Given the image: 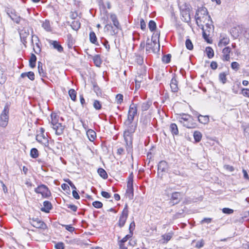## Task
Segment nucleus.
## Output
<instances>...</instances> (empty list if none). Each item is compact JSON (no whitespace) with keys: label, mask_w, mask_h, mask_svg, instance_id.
Listing matches in <instances>:
<instances>
[{"label":"nucleus","mask_w":249,"mask_h":249,"mask_svg":"<svg viewBox=\"0 0 249 249\" xmlns=\"http://www.w3.org/2000/svg\"><path fill=\"white\" fill-rule=\"evenodd\" d=\"M103 44L104 46V47L106 48L108 52L110 50V46H109L108 41L107 39H105L104 42H103Z\"/></svg>","instance_id":"61"},{"label":"nucleus","mask_w":249,"mask_h":249,"mask_svg":"<svg viewBox=\"0 0 249 249\" xmlns=\"http://www.w3.org/2000/svg\"><path fill=\"white\" fill-rule=\"evenodd\" d=\"M36 56L34 54L32 53L30 60H29L30 66L32 68L35 67L36 64Z\"/></svg>","instance_id":"33"},{"label":"nucleus","mask_w":249,"mask_h":249,"mask_svg":"<svg viewBox=\"0 0 249 249\" xmlns=\"http://www.w3.org/2000/svg\"><path fill=\"white\" fill-rule=\"evenodd\" d=\"M133 178L130 176L127 182V189L126 191V197H128L129 199H132L133 197Z\"/></svg>","instance_id":"9"},{"label":"nucleus","mask_w":249,"mask_h":249,"mask_svg":"<svg viewBox=\"0 0 249 249\" xmlns=\"http://www.w3.org/2000/svg\"><path fill=\"white\" fill-rule=\"evenodd\" d=\"M207 55L209 58H212L214 55L213 51L210 47H207L206 48Z\"/></svg>","instance_id":"39"},{"label":"nucleus","mask_w":249,"mask_h":249,"mask_svg":"<svg viewBox=\"0 0 249 249\" xmlns=\"http://www.w3.org/2000/svg\"><path fill=\"white\" fill-rule=\"evenodd\" d=\"M110 18L112 20L114 26L115 27L117 30L120 29V25L119 21L118 20L117 16L115 14H111L110 15Z\"/></svg>","instance_id":"23"},{"label":"nucleus","mask_w":249,"mask_h":249,"mask_svg":"<svg viewBox=\"0 0 249 249\" xmlns=\"http://www.w3.org/2000/svg\"><path fill=\"white\" fill-rule=\"evenodd\" d=\"M38 71L40 76L42 77L41 80L43 82H44L43 77H46L47 73L46 71L43 70L42 63L40 62H38Z\"/></svg>","instance_id":"24"},{"label":"nucleus","mask_w":249,"mask_h":249,"mask_svg":"<svg viewBox=\"0 0 249 249\" xmlns=\"http://www.w3.org/2000/svg\"><path fill=\"white\" fill-rule=\"evenodd\" d=\"M113 27L111 24L107 23L105 24L104 29L105 31H110V34L112 35H114L118 33V30H117L116 28L113 30Z\"/></svg>","instance_id":"25"},{"label":"nucleus","mask_w":249,"mask_h":249,"mask_svg":"<svg viewBox=\"0 0 249 249\" xmlns=\"http://www.w3.org/2000/svg\"><path fill=\"white\" fill-rule=\"evenodd\" d=\"M182 17L185 18V20L188 22L190 20V14L188 11H182L181 12Z\"/></svg>","instance_id":"45"},{"label":"nucleus","mask_w":249,"mask_h":249,"mask_svg":"<svg viewBox=\"0 0 249 249\" xmlns=\"http://www.w3.org/2000/svg\"><path fill=\"white\" fill-rule=\"evenodd\" d=\"M38 151L36 148L31 149L30 151V156L32 158L36 159L38 157Z\"/></svg>","instance_id":"40"},{"label":"nucleus","mask_w":249,"mask_h":249,"mask_svg":"<svg viewBox=\"0 0 249 249\" xmlns=\"http://www.w3.org/2000/svg\"><path fill=\"white\" fill-rule=\"evenodd\" d=\"M42 27L47 32L51 31V27L50 21L48 20H45L42 24Z\"/></svg>","instance_id":"35"},{"label":"nucleus","mask_w":249,"mask_h":249,"mask_svg":"<svg viewBox=\"0 0 249 249\" xmlns=\"http://www.w3.org/2000/svg\"><path fill=\"white\" fill-rule=\"evenodd\" d=\"M26 76L28 77V78L32 81H34L35 78V74H34V72H33V71L23 72V73H22L20 75V77L23 78Z\"/></svg>","instance_id":"29"},{"label":"nucleus","mask_w":249,"mask_h":249,"mask_svg":"<svg viewBox=\"0 0 249 249\" xmlns=\"http://www.w3.org/2000/svg\"><path fill=\"white\" fill-rule=\"evenodd\" d=\"M181 194L179 192H175L172 194L170 203L172 205L178 204L180 201Z\"/></svg>","instance_id":"15"},{"label":"nucleus","mask_w":249,"mask_h":249,"mask_svg":"<svg viewBox=\"0 0 249 249\" xmlns=\"http://www.w3.org/2000/svg\"><path fill=\"white\" fill-rule=\"evenodd\" d=\"M171 58V55L170 54L164 55L162 57V61L165 64H168L170 62Z\"/></svg>","instance_id":"42"},{"label":"nucleus","mask_w":249,"mask_h":249,"mask_svg":"<svg viewBox=\"0 0 249 249\" xmlns=\"http://www.w3.org/2000/svg\"><path fill=\"white\" fill-rule=\"evenodd\" d=\"M169 168L168 164L166 161L161 160L158 165V174L167 172Z\"/></svg>","instance_id":"12"},{"label":"nucleus","mask_w":249,"mask_h":249,"mask_svg":"<svg viewBox=\"0 0 249 249\" xmlns=\"http://www.w3.org/2000/svg\"><path fill=\"white\" fill-rule=\"evenodd\" d=\"M152 104V102L151 100H148L146 102L142 103L141 104V110L142 111H145L148 110Z\"/></svg>","instance_id":"27"},{"label":"nucleus","mask_w":249,"mask_h":249,"mask_svg":"<svg viewBox=\"0 0 249 249\" xmlns=\"http://www.w3.org/2000/svg\"><path fill=\"white\" fill-rule=\"evenodd\" d=\"M108 15L106 14L101 17V19L103 21V23L106 24L108 23Z\"/></svg>","instance_id":"58"},{"label":"nucleus","mask_w":249,"mask_h":249,"mask_svg":"<svg viewBox=\"0 0 249 249\" xmlns=\"http://www.w3.org/2000/svg\"><path fill=\"white\" fill-rule=\"evenodd\" d=\"M34 42L35 43H40V40L39 39L38 37L35 35H32V39H31V43L32 45L34 46Z\"/></svg>","instance_id":"47"},{"label":"nucleus","mask_w":249,"mask_h":249,"mask_svg":"<svg viewBox=\"0 0 249 249\" xmlns=\"http://www.w3.org/2000/svg\"><path fill=\"white\" fill-rule=\"evenodd\" d=\"M89 40L90 41L95 45H98L97 44V39L95 33L93 31L90 32L89 33Z\"/></svg>","instance_id":"32"},{"label":"nucleus","mask_w":249,"mask_h":249,"mask_svg":"<svg viewBox=\"0 0 249 249\" xmlns=\"http://www.w3.org/2000/svg\"><path fill=\"white\" fill-rule=\"evenodd\" d=\"M194 138L196 142H199L202 138V134L198 131H195L194 133Z\"/></svg>","instance_id":"37"},{"label":"nucleus","mask_w":249,"mask_h":249,"mask_svg":"<svg viewBox=\"0 0 249 249\" xmlns=\"http://www.w3.org/2000/svg\"><path fill=\"white\" fill-rule=\"evenodd\" d=\"M222 212L226 214H231L233 213V210L228 208H224L222 209Z\"/></svg>","instance_id":"57"},{"label":"nucleus","mask_w":249,"mask_h":249,"mask_svg":"<svg viewBox=\"0 0 249 249\" xmlns=\"http://www.w3.org/2000/svg\"><path fill=\"white\" fill-rule=\"evenodd\" d=\"M208 14L207 9L205 7H200L197 10L195 15V18L197 25H198L199 21L201 22V18H204L205 16H207Z\"/></svg>","instance_id":"8"},{"label":"nucleus","mask_w":249,"mask_h":249,"mask_svg":"<svg viewBox=\"0 0 249 249\" xmlns=\"http://www.w3.org/2000/svg\"><path fill=\"white\" fill-rule=\"evenodd\" d=\"M93 60L95 65L97 67H100L102 64V60L100 56L98 54L95 55L93 57Z\"/></svg>","instance_id":"34"},{"label":"nucleus","mask_w":249,"mask_h":249,"mask_svg":"<svg viewBox=\"0 0 249 249\" xmlns=\"http://www.w3.org/2000/svg\"><path fill=\"white\" fill-rule=\"evenodd\" d=\"M80 25L81 24L78 20L73 21L71 24V28L75 31H77L80 28Z\"/></svg>","instance_id":"36"},{"label":"nucleus","mask_w":249,"mask_h":249,"mask_svg":"<svg viewBox=\"0 0 249 249\" xmlns=\"http://www.w3.org/2000/svg\"><path fill=\"white\" fill-rule=\"evenodd\" d=\"M177 119L180 124L188 128H195L197 126L196 124L193 122L192 117L190 115L184 113L180 114Z\"/></svg>","instance_id":"2"},{"label":"nucleus","mask_w":249,"mask_h":249,"mask_svg":"<svg viewBox=\"0 0 249 249\" xmlns=\"http://www.w3.org/2000/svg\"><path fill=\"white\" fill-rule=\"evenodd\" d=\"M128 214V206L126 204L125 207L122 212V214L120 217L118 225L120 228L123 227L126 222Z\"/></svg>","instance_id":"10"},{"label":"nucleus","mask_w":249,"mask_h":249,"mask_svg":"<svg viewBox=\"0 0 249 249\" xmlns=\"http://www.w3.org/2000/svg\"><path fill=\"white\" fill-rule=\"evenodd\" d=\"M30 223L34 227L38 229H46V224L38 218H33L30 219Z\"/></svg>","instance_id":"11"},{"label":"nucleus","mask_w":249,"mask_h":249,"mask_svg":"<svg viewBox=\"0 0 249 249\" xmlns=\"http://www.w3.org/2000/svg\"><path fill=\"white\" fill-rule=\"evenodd\" d=\"M97 172L100 176L103 178L104 179H107V174L104 169L100 168L98 169Z\"/></svg>","instance_id":"38"},{"label":"nucleus","mask_w":249,"mask_h":249,"mask_svg":"<svg viewBox=\"0 0 249 249\" xmlns=\"http://www.w3.org/2000/svg\"><path fill=\"white\" fill-rule=\"evenodd\" d=\"M231 49L230 47H226L222 50V60L224 61H229L230 59V53Z\"/></svg>","instance_id":"17"},{"label":"nucleus","mask_w":249,"mask_h":249,"mask_svg":"<svg viewBox=\"0 0 249 249\" xmlns=\"http://www.w3.org/2000/svg\"><path fill=\"white\" fill-rule=\"evenodd\" d=\"M242 32L244 37L249 40V29L244 27L242 28Z\"/></svg>","instance_id":"49"},{"label":"nucleus","mask_w":249,"mask_h":249,"mask_svg":"<svg viewBox=\"0 0 249 249\" xmlns=\"http://www.w3.org/2000/svg\"><path fill=\"white\" fill-rule=\"evenodd\" d=\"M66 206L68 208L71 209L73 212H76L77 210V207L74 205L67 204Z\"/></svg>","instance_id":"64"},{"label":"nucleus","mask_w":249,"mask_h":249,"mask_svg":"<svg viewBox=\"0 0 249 249\" xmlns=\"http://www.w3.org/2000/svg\"><path fill=\"white\" fill-rule=\"evenodd\" d=\"M69 94L72 100L75 101L76 98V92L74 89H71L69 90Z\"/></svg>","instance_id":"43"},{"label":"nucleus","mask_w":249,"mask_h":249,"mask_svg":"<svg viewBox=\"0 0 249 249\" xmlns=\"http://www.w3.org/2000/svg\"><path fill=\"white\" fill-rule=\"evenodd\" d=\"M56 249H64L65 245L63 242H58L55 245Z\"/></svg>","instance_id":"56"},{"label":"nucleus","mask_w":249,"mask_h":249,"mask_svg":"<svg viewBox=\"0 0 249 249\" xmlns=\"http://www.w3.org/2000/svg\"><path fill=\"white\" fill-rule=\"evenodd\" d=\"M198 121L199 122L202 124H207L209 122V117L208 115L203 116L201 115H199L197 116Z\"/></svg>","instance_id":"28"},{"label":"nucleus","mask_w":249,"mask_h":249,"mask_svg":"<svg viewBox=\"0 0 249 249\" xmlns=\"http://www.w3.org/2000/svg\"><path fill=\"white\" fill-rule=\"evenodd\" d=\"M6 13L8 17H10L13 21L17 24L19 23L22 18L16 14L15 10H7Z\"/></svg>","instance_id":"13"},{"label":"nucleus","mask_w":249,"mask_h":249,"mask_svg":"<svg viewBox=\"0 0 249 249\" xmlns=\"http://www.w3.org/2000/svg\"><path fill=\"white\" fill-rule=\"evenodd\" d=\"M148 28L151 32L155 30L157 28L156 22L152 20H150L148 23Z\"/></svg>","instance_id":"41"},{"label":"nucleus","mask_w":249,"mask_h":249,"mask_svg":"<svg viewBox=\"0 0 249 249\" xmlns=\"http://www.w3.org/2000/svg\"><path fill=\"white\" fill-rule=\"evenodd\" d=\"M9 107L8 105H6L0 115V126L2 127H5L8 124L9 121Z\"/></svg>","instance_id":"4"},{"label":"nucleus","mask_w":249,"mask_h":249,"mask_svg":"<svg viewBox=\"0 0 249 249\" xmlns=\"http://www.w3.org/2000/svg\"><path fill=\"white\" fill-rule=\"evenodd\" d=\"M53 208L51 203L49 201H45L43 202V207L41 208V211L45 213H49Z\"/></svg>","instance_id":"21"},{"label":"nucleus","mask_w":249,"mask_h":249,"mask_svg":"<svg viewBox=\"0 0 249 249\" xmlns=\"http://www.w3.org/2000/svg\"><path fill=\"white\" fill-rule=\"evenodd\" d=\"M48 42L49 43L50 45H53V48L57 50L58 52L62 53L63 52V47L59 44L58 41L56 40H49Z\"/></svg>","instance_id":"20"},{"label":"nucleus","mask_w":249,"mask_h":249,"mask_svg":"<svg viewBox=\"0 0 249 249\" xmlns=\"http://www.w3.org/2000/svg\"><path fill=\"white\" fill-rule=\"evenodd\" d=\"M224 168L226 170H227L230 172H231L234 171V168L232 166H231L230 165H225L224 166Z\"/></svg>","instance_id":"62"},{"label":"nucleus","mask_w":249,"mask_h":249,"mask_svg":"<svg viewBox=\"0 0 249 249\" xmlns=\"http://www.w3.org/2000/svg\"><path fill=\"white\" fill-rule=\"evenodd\" d=\"M93 107L96 109L99 110L101 108L102 105L99 101L95 100L93 103Z\"/></svg>","instance_id":"53"},{"label":"nucleus","mask_w":249,"mask_h":249,"mask_svg":"<svg viewBox=\"0 0 249 249\" xmlns=\"http://www.w3.org/2000/svg\"><path fill=\"white\" fill-rule=\"evenodd\" d=\"M227 74L225 72L220 73L219 75V80L223 83L225 84L227 82Z\"/></svg>","instance_id":"44"},{"label":"nucleus","mask_w":249,"mask_h":249,"mask_svg":"<svg viewBox=\"0 0 249 249\" xmlns=\"http://www.w3.org/2000/svg\"><path fill=\"white\" fill-rule=\"evenodd\" d=\"M62 226L64 227L67 231L71 232H72L75 230V228L71 225H63Z\"/></svg>","instance_id":"55"},{"label":"nucleus","mask_w":249,"mask_h":249,"mask_svg":"<svg viewBox=\"0 0 249 249\" xmlns=\"http://www.w3.org/2000/svg\"><path fill=\"white\" fill-rule=\"evenodd\" d=\"M51 124L52 127L55 131V134L57 135H60L63 133L64 126L61 123H58L59 116L56 113L53 112L51 115Z\"/></svg>","instance_id":"3"},{"label":"nucleus","mask_w":249,"mask_h":249,"mask_svg":"<svg viewBox=\"0 0 249 249\" xmlns=\"http://www.w3.org/2000/svg\"><path fill=\"white\" fill-rule=\"evenodd\" d=\"M92 205L96 208L99 209L103 207V204L101 202L99 201H95L93 202Z\"/></svg>","instance_id":"51"},{"label":"nucleus","mask_w":249,"mask_h":249,"mask_svg":"<svg viewBox=\"0 0 249 249\" xmlns=\"http://www.w3.org/2000/svg\"><path fill=\"white\" fill-rule=\"evenodd\" d=\"M87 135L89 140L91 142H93L96 138V133L92 129H88L87 131Z\"/></svg>","instance_id":"26"},{"label":"nucleus","mask_w":249,"mask_h":249,"mask_svg":"<svg viewBox=\"0 0 249 249\" xmlns=\"http://www.w3.org/2000/svg\"><path fill=\"white\" fill-rule=\"evenodd\" d=\"M36 194H41L43 198H48L51 196V192L48 187L44 184H40L35 189Z\"/></svg>","instance_id":"5"},{"label":"nucleus","mask_w":249,"mask_h":249,"mask_svg":"<svg viewBox=\"0 0 249 249\" xmlns=\"http://www.w3.org/2000/svg\"><path fill=\"white\" fill-rule=\"evenodd\" d=\"M173 233L172 232H168V233L164 234L161 236L162 239L164 240L163 243H167L171 240L173 236Z\"/></svg>","instance_id":"31"},{"label":"nucleus","mask_w":249,"mask_h":249,"mask_svg":"<svg viewBox=\"0 0 249 249\" xmlns=\"http://www.w3.org/2000/svg\"><path fill=\"white\" fill-rule=\"evenodd\" d=\"M170 129L172 134L174 135L178 134V130L177 125L175 123H172L170 125Z\"/></svg>","instance_id":"30"},{"label":"nucleus","mask_w":249,"mask_h":249,"mask_svg":"<svg viewBox=\"0 0 249 249\" xmlns=\"http://www.w3.org/2000/svg\"><path fill=\"white\" fill-rule=\"evenodd\" d=\"M242 94L246 97H249V89H243L242 90Z\"/></svg>","instance_id":"60"},{"label":"nucleus","mask_w":249,"mask_h":249,"mask_svg":"<svg viewBox=\"0 0 249 249\" xmlns=\"http://www.w3.org/2000/svg\"><path fill=\"white\" fill-rule=\"evenodd\" d=\"M36 141L45 147L49 146V140L44 134L38 133L36 136Z\"/></svg>","instance_id":"14"},{"label":"nucleus","mask_w":249,"mask_h":249,"mask_svg":"<svg viewBox=\"0 0 249 249\" xmlns=\"http://www.w3.org/2000/svg\"><path fill=\"white\" fill-rule=\"evenodd\" d=\"M170 85L171 91L173 92H177L178 91V82L177 80L176 76H174L172 78Z\"/></svg>","instance_id":"18"},{"label":"nucleus","mask_w":249,"mask_h":249,"mask_svg":"<svg viewBox=\"0 0 249 249\" xmlns=\"http://www.w3.org/2000/svg\"><path fill=\"white\" fill-rule=\"evenodd\" d=\"M29 30H26L25 29L22 30L19 33L21 41L23 43L25 47H26V43L27 42V38L29 36Z\"/></svg>","instance_id":"16"},{"label":"nucleus","mask_w":249,"mask_h":249,"mask_svg":"<svg viewBox=\"0 0 249 249\" xmlns=\"http://www.w3.org/2000/svg\"><path fill=\"white\" fill-rule=\"evenodd\" d=\"M133 235V233H129L128 234L126 235L124 237L122 240H121V242L122 243H124L125 242L127 241V240L131 238Z\"/></svg>","instance_id":"59"},{"label":"nucleus","mask_w":249,"mask_h":249,"mask_svg":"<svg viewBox=\"0 0 249 249\" xmlns=\"http://www.w3.org/2000/svg\"><path fill=\"white\" fill-rule=\"evenodd\" d=\"M135 222L134 221H132L130 225H129V233H133V231L135 229Z\"/></svg>","instance_id":"63"},{"label":"nucleus","mask_w":249,"mask_h":249,"mask_svg":"<svg viewBox=\"0 0 249 249\" xmlns=\"http://www.w3.org/2000/svg\"><path fill=\"white\" fill-rule=\"evenodd\" d=\"M185 45L187 48L189 50H192L193 49V45L190 39H187L185 42Z\"/></svg>","instance_id":"46"},{"label":"nucleus","mask_w":249,"mask_h":249,"mask_svg":"<svg viewBox=\"0 0 249 249\" xmlns=\"http://www.w3.org/2000/svg\"><path fill=\"white\" fill-rule=\"evenodd\" d=\"M67 44L68 47L69 49H72V48H75L74 45L75 43V40L72 37V35L71 34H68L67 35Z\"/></svg>","instance_id":"19"},{"label":"nucleus","mask_w":249,"mask_h":249,"mask_svg":"<svg viewBox=\"0 0 249 249\" xmlns=\"http://www.w3.org/2000/svg\"><path fill=\"white\" fill-rule=\"evenodd\" d=\"M35 45L36 48H34V51L35 53L38 54L41 52V48L40 47V43H36Z\"/></svg>","instance_id":"54"},{"label":"nucleus","mask_w":249,"mask_h":249,"mask_svg":"<svg viewBox=\"0 0 249 249\" xmlns=\"http://www.w3.org/2000/svg\"><path fill=\"white\" fill-rule=\"evenodd\" d=\"M160 43L157 42L156 40H151L148 39L146 45V52H150L152 51L155 53L156 50H159L160 49Z\"/></svg>","instance_id":"7"},{"label":"nucleus","mask_w":249,"mask_h":249,"mask_svg":"<svg viewBox=\"0 0 249 249\" xmlns=\"http://www.w3.org/2000/svg\"><path fill=\"white\" fill-rule=\"evenodd\" d=\"M123 95L122 94H118L116 96V101L118 104H121L123 102Z\"/></svg>","instance_id":"48"},{"label":"nucleus","mask_w":249,"mask_h":249,"mask_svg":"<svg viewBox=\"0 0 249 249\" xmlns=\"http://www.w3.org/2000/svg\"><path fill=\"white\" fill-rule=\"evenodd\" d=\"M204 245V242L203 239H201L196 242V244L195 245V247L197 249H200L202 248Z\"/></svg>","instance_id":"50"},{"label":"nucleus","mask_w":249,"mask_h":249,"mask_svg":"<svg viewBox=\"0 0 249 249\" xmlns=\"http://www.w3.org/2000/svg\"><path fill=\"white\" fill-rule=\"evenodd\" d=\"M231 68L235 71L239 69V64L237 62H233L231 64Z\"/></svg>","instance_id":"52"},{"label":"nucleus","mask_w":249,"mask_h":249,"mask_svg":"<svg viewBox=\"0 0 249 249\" xmlns=\"http://www.w3.org/2000/svg\"><path fill=\"white\" fill-rule=\"evenodd\" d=\"M137 113L138 105L132 103V104L129 106L127 114V117L126 120H127L128 121H133L134 117L137 114Z\"/></svg>","instance_id":"6"},{"label":"nucleus","mask_w":249,"mask_h":249,"mask_svg":"<svg viewBox=\"0 0 249 249\" xmlns=\"http://www.w3.org/2000/svg\"><path fill=\"white\" fill-rule=\"evenodd\" d=\"M230 42V39L228 37L225 36H221V38L218 43V46L220 47L225 46L228 44Z\"/></svg>","instance_id":"22"},{"label":"nucleus","mask_w":249,"mask_h":249,"mask_svg":"<svg viewBox=\"0 0 249 249\" xmlns=\"http://www.w3.org/2000/svg\"><path fill=\"white\" fill-rule=\"evenodd\" d=\"M125 129L124 132V137L126 145L128 146H131L132 142V136L135 132L137 124L133 123V121H128L125 120L124 122Z\"/></svg>","instance_id":"1"}]
</instances>
